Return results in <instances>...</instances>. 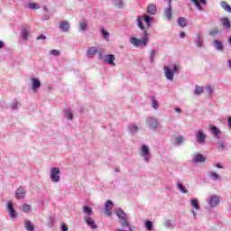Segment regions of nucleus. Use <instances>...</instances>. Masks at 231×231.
<instances>
[{
  "label": "nucleus",
  "mask_w": 231,
  "mask_h": 231,
  "mask_svg": "<svg viewBox=\"0 0 231 231\" xmlns=\"http://www.w3.org/2000/svg\"><path fill=\"white\" fill-rule=\"evenodd\" d=\"M143 22L145 23L147 28L151 27V23L154 22V17L149 16V14H143L142 16H138L136 23L139 30H142L143 32V38L137 39L136 37H131L130 38V43L132 46H134V48H140L141 46H147L149 42V32L145 31V26L143 25Z\"/></svg>",
  "instance_id": "1"
},
{
  "label": "nucleus",
  "mask_w": 231,
  "mask_h": 231,
  "mask_svg": "<svg viewBox=\"0 0 231 231\" xmlns=\"http://www.w3.org/2000/svg\"><path fill=\"white\" fill-rule=\"evenodd\" d=\"M116 215L119 219L121 228H117L116 231H133V228H131V224H129V221H127V215L125 212H124V210H122V208L117 209Z\"/></svg>",
  "instance_id": "2"
},
{
  "label": "nucleus",
  "mask_w": 231,
  "mask_h": 231,
  "mask_svg": "<svg viewBox=\"0 0 231 231\" xmlns=\"http://www.w3.org/2000/svg\"><path fill=\"white\" fill-rule=\"evenodd\" d=\"M180 69H181V67H180V65H177V64H172L171 69V68L165 66L164 67V75H165L167 80H174V75H179Z\"/></svg>",
  "instance_id": "3"
},
{
  "label": "nucleus",
  "mask_w": 231,
  "mask_h": 231,
  "mask_svg": "<svg viewBox=\"0 0 231 231\" xmlns=\"http://www.w3.org/2000/svg\"><path fill=\"white\" fill-rule=\"evenodd\" d=\"M140 156H141V158H143V161L146 163H149V162L152 158V155H151V148H149V146H147V144H143L141 146Z\"/></svg>",
  "instance_id": "4"
},
{
  "label": "nucleus",
  "mask_w": 231,
  "mask_h": 231,
  "mask_svg": "<svg viewBox=\"0 0 231 231\" xmlns=\"http://www.w3.org/2000/svg\"><path fill=\"white\" fill-rule=\"evenodd\" d=\"M50 178L52 183H59L60 181V169L59 167H53L50 171Z\"/></svg>",
  "instance_id": "5"
},
{
  "label": "nucleus",
  "mask_w": 231,
  "mask_h": 231,
  "mask_svg": "<svg viewBox=\"0 0 231 231\" xmlns=\"http://www.w3.org/2000/svg\"><path fill=\"white\" fill-rule=\"evenodd\" d=\"M145 122H146V125L152 131H156V129H158V127L160 126V122L156 117H152V116L147 117Z\"/></svg>",
  "instance_id": "6"
},
{
  "label": "nucleus",
  "mask_w": 231,
  "mask_h": 231,
  "mask_svg": "<svg viewBox=\"0 0 231 231\" xmlns=\"http://www.w3.org/2000/svg\"><path fill=\"white\" fill-rule=\"evenodd\" d=\"M195 140L197 143H205V142H207V134L205 133V130L199 129L195 133Z\"/></svg>",
  "instance_id": "7"
},
{
  "label": "nucleus",
  "mask_w": 231,
  "mask_h": 231,
  "mask_svg": "<svg viewBox=\"0 0 231 231\" xmlns=\"http://www.w3.org/2000/svg\"><path fill=\"white\" fill-rule=\"evenodd\" d=\"M83 221L92 230H97V228H98V225H97V222H95V219H93L91 217L85 216L83 217Z\"/></svg>",
  "instance_id": "8"
},
{
  "label": "nucleus",
  "mask_w": 231,
  "mask_h": 231,
  "mask_svg": "<svg viewBox=\"0 0 231 231\" xmlns=\"http://www.w3.org/2000/svg\"><path fill=\"white\" fill-rule=\"evenodd\" d=\"M31 89L34 93L41 89V80L37 78H31Z\"/></svg>",
  "instance_id": "9"
},
{
  "label": "nucleus",
  "mask_w": 231,
  "mask_h": 231,
  "mask_svg": "<svg viewBox=\"0 0 231 231\" xmlns=\"http://www.w3.org/2000/svg\"><path fill=\"white\" fill-rule=\"evenodd\" d=\"M192 162L194 163H205L207 162V157L199 152H197L192 155Z\"/></svg>",
  "instance_id": "10"
},
{
  "label": "nucleus",
  "mask_w": 231,
  "mask_h": 231,
  "mask_svg": "<svg viewBox=\"0 0 231 231\" xmlns=\"http://www.w3.org/2000/svg\"><path fill=\"white\" fill-rule=\"evenodd\" d=\"M115 60H116V58L115 57L114 54H106L105 55L103 61L105 64H108V66H116L115 63Z\"/></svg>",
  "instance_id": "11"
},
{
  "label": "nucleus",
  "mask_w": 231,
  "mask_h": 231,
  "mask_svg": "<svg viewBox=\"0 0 231 231\" xmlns=\"http://www.w3.org/2000/svg\"><path fill=\"white\" fill-rule=\"evenodd\" d=\"M7 212L11 219H15L17 213H15V209H14V202H12V200L7 202Z\"/></svg>",
  "instance_id": "12"
},
{
  "label": "nucleus",
  "mask_w": 231,
  "mask_h": 231,
  "mask_svg": "<svg viewBox=\"0 0 231 231\" xmlns=\"http://www.w3.org/2000/svg\"><path fill=\"white\" fill-rule=\"evenodd\" d=\"M97 53H98V47L92 46L88 48L86 55L89 59H93V57H95V55H97Z\"/></svg>",
  "instance_id": "13"
},
{
  "label": "nucleus",
  "mask_w": 231,
  "mask_h": 231,
  "mask_svg": "<svg viewBox=\"0 0 231 231\" xmlns=\"http://www.w3.org/2000/svg\"><path fill=\"white\" fill-rule=\"evenodd\" d=\"M15 198L17 199H24L26 198V189L20 187L15 191Z\"/></svg>",
  "instance_id": "14"
},
{
  "label": "nucleus",
  "mask_w": 231,
  "mask_h": 231,
  "mask_svg": "<svg viewBox=\"0 0 231 231\" xmlns=\"http://www.w3.org/2000/svg\"><path fill=\"white\" fill-rule=\"evenodd\" d=\"M194 43L197 46V48H203V35L201 34V32L197 33V36L194 40Z\"/></svg>",
  "instance_id": "15"
},
{
  "label": "nucleus",
  "mask_w": 231,
  "mask_h": 231,
  "mask_svg": "<svg viewBox=\"0 0 231 231\" xmlns=\"http://www.w3.org/2000/svg\"><path fill=\"white\" fill-rule=\"evenodd\" d=\"M113 209V201L111 200H107L105 203V214L106 216H112L113 212H111V210Z\"/></svg>",
  "instance_id": "16"
},
{
  "label": "nucleus",
  "mask_w": 231,
  "mask_h": 231,
  "mask_svg": "<svg viewBox=\"0 0 231 231\" xmlns=\"http://www.w3.org/2000/svg\"><path fill=\"white\" fill-rule=\"evenodd\" d=\"M164 16L166 17L167 21H171L172 19V6L171 5V0L168 7L164 9Z\"/></svg>",
  "instance_id": "17"
},
{
  "label": "nucleus",
  "mask_w": 231,
  "mask_h": 231,
  "mask_svg": "<svg viewBox=\"0 0 231 231\" xmlns=\"http://www.w3.org/2000/svg\"><path fill=\"white\" fill-rule=\"evenodd\" d=\"M60 30H61V32H63L64 33H68V32H69V22L64 20L60 22Z\"/></svg>",
  "instance_id": "18"
},
{
  "label": "nucleus",
  "mask_w": 231,
  "mask_h": 231,
  "mask_svg": "<svg viewBox=\"0 0 231 231\" xmlns=\"http://www.w3.org/2000/svg\"><path fill=\"white\" fill-rule=\"evenodd\" d=\"M219 201H220L219 197L212 196L209 198L208 203L209 207L214 208V207H217V205H219Z\"/></svg>",
  "instance_id": "19"
},
{
  "label": "nucleus",
  "mask_w": 231,
  "mask_h": 231,
  "mask_svg": "<svg viewBox=\"0 0 231 231\" xmlns=\"http://www.w3.org/2000/svg\"><path fill=\"white\" fill-rule=\"evenodd\" d=\"M213 46L217 51H223L225 50V46L223 45V42L219 40H214L213 41Z\"/></svg>",
  "instance_id": "20"
},
{
  "label": "nucleus",
  "mask_w": 231,
  "mask_h": 231,
  "mask_svg": "<svg viewBox=\"0 0 231 231\" xmlns=\"http://www.w3.org/2000/svg\"><path fill=\"white\" fill-rule=\"evenodd\" d=\"M209 131H211L214 138H219V135L221 134V130L217 128L216 125H210Z\"/></svg>",
  "instance_id": "21"
},
{
  "label": "nucleus",
  "mask_w": 231,
  "mask_h": 231,
  "mask_svg": "<svg viewBox=\"0 0 231 231\" xmlns=\"http://www.w3.org/2000/svg\"><path fill=\"white\" fill-rule=\"evenodd\" d=\"M221 23H222V26H223V28H225V30H230V28H231L230 19H228L227 17H224L221 19Z\"/></svg>",
  "instance_id": "22"
},
{
  "label": "nucleus",
  "mask_w": 231,
  "mask_h": 231,
  "mask_svg": "<svg viewBox=\"0 0 231 231\" xmlns=\"http://www.w3.org/2000/svg\"><path fill=\"white\" fill-rule=\"evenodd\" d=\"M157 8L156 5L154 4H150L147 7V14L150 15H156Z\"/></svg>",
  "instance_id": "23"
},
{
  "label": "nucleus",
  "mask_w": 231,
  "mask_h": 231,
  "mask_svg": "<svg viewBox=\"0 0 231 231\" xmlns=\"http://www.w3.org/2000/svg\"><path fill=\"white\" fill-rule=\"evenodd\" d=\"M127 129H128L129 133H131L132 134L138 133V130H139L137 125L134 123L129 124L127 126Z\"/></svg>",
  "instance_id": "24"
},
{
  "label": "nucleus",
  "mask_w": 231,
  "mask_h": 231,
  "mask_svg": "<svg viewBox=\"0 0 231 231\" xmlns=\"http://www.w3.org/2000/svg\"><path fill=\"white\" fill-rule=\"evenodd\" d=\"M190 205L194 210H201V206H199V200H198V199H192L190 200Z\"/></svg>",
  "instance_id": "25"
},
{
  "label": "nucleus",
  "mask_w": 231,
  "mask_h": 231,
  "mask_svg": "<svg viewBox=\"0 0 231 231\" xmlns=\"http://www.w3.org/2000/svg\"><path fill=\"white\" fill-rule=\"evenodd\" d=\"M24 228L27 231H35V226L30 220H24Z\"/></svg>",
  "instance_id": "26"
},
{
  "label": "nucleus",
  "mask_w": 231,
  "mask_h": 231,
  "mask_svg": "<svg viewBox=\"0 0 231 231\" xmlns=\"http://www.w3.org/2000/svg\"><path fill=\"white\" fill-rule=\"evenodd\" d=\"M21 37L23 41H28V37H30V30L23 28L21 31Z\"/></svg>",
  "instance_id": "27"
},
{
  "label": "nucleus",
  "mask_w": 231,
  "mask_h": 231,
  "mask_svg": "<svg viewBox=\"0 0 231 231\" xmlns=\"http://www.w3.org/2000/svg\"><path fill=\"white\" fill-rule=\"evenodd\" d=\"M220 6L223 8V10H225V12L231 14V6L226 1L220 2Z\"/></svg>",
  "instance_id": "28"
},
{
  "label": "nucleus",
  "mask_w": 231,
  "mask_h": 231,
  "mask_svg": "<svg viewBox=\"0 0 231 231\" xmlns=\"http://www.w3.org/2000/svg\"><path fill=\"white\" fill-rule=\"evenodd\" d=\"M210 180H214V181H219L222 179L221 175L217 174L216 171H211L209 173Z\"/></svg>",
  "instance_id": "29"
},
{
  "label": "nucleus",
  "mask_w": 231,
  "mask_h": 231,
  "mask_svg": "<svg viewBox=\"0 0 231 231\" xmlns=\"http://www.w3.org/2000/svg\"><path fill=\"white\" fill-rule=\"evenodd\" d=\"M86 30H88V22L82 20L79 22V32H86Z\"/></svg>",
  "instance_id": "30"
},
{
  "label": "nucleus",
  "mask_w": 231,
  "mask_h": 231,
  "mask_svg": "<svg viewBox=\"0 0 231 231\" xmlns=\"http://www.w3.org/2000/svg\"><path fill=\"white\" fill-rule=\"evenodd\" d=\"M83 213L86 214V216H88V217H91V215L93 214V209L89 208V206H84Z\"/></svg>",
  "instance_id": "31"
},
{
  "label": "nucleus",
  "mask_w": 231,
  "mask_h": 231,
  "mask_svg": "<svg viewBox=\"0 0 231 231\" xmlns=\"http://www.w3.org/2000/svg\"><path fill=\"white\" fill-rule=\"evenodd\" d=\"M177 189L181 192V194H189V190L185 189V186H183L181 182L177 183Z\"/></svg>",
  "instance_id": "32"
},
{
  "label": "nucleus",
  "mask_w": 231,
  "mask_h": 231,
  "mask_svg": "<svg viewBox=\"0 0 231 231\" xmlns=\"http://www.w3.org/2000/svg\"><path fill=\"white\" fill-rule=\"evenodd\" d=\"M178 24L180 28H185V26H187V19L185 17H180Z\"/></svg>",
  "instance_id": "33"
},
{
  "label": "nucleus",
  "mask_w": 231,
  "mask_h": 231,
  "mask_svg": "<svg viewBox=\"0 0 231 231\" xmlns=\"http://www.w3.org/2000/svg\"><path fill=\"white\" fill-rule=\"evenodd\" d=\"M185 142V137L183 135H178L175 137V144L176 145H181Z\"/></svg>",
  "instance_id": "34"
},
{
  "label": "nucleus",
  "mask_w": 231,
  "mask_h": 231,
  "mask_svg": "<svg viewBox=\"0 0 231 231\" xmlns=\"http://www.w3.org/2000/svg\"><path fill=\"white\" fill-rule=\"evenodd\" d=\"M27 8H29V10H39L41 6L37 3H29Z\"/></svg>",
  "instance_id": "35"
},
{
  "label": "nucleus",
  "mask_w": 231,
  "mask_h": 231,
  "mask_svg": "<svg viewBox=\"0 0 231 231\" xmlns=\"http://www.w3.org/2000/svg\"><path fill=\"white\" fill-rule=\"evenodd\" d=\"M65 118H68V120H73V112L71 110H64Z\"/></svg>",
  "instance_id": "36"
},
{
  "label": "nucleus",
  "mask_w": 231,
  "mask_h": 231,
  "mask_svg": "<svg viewBox=\"0 0 231 231\" xmlns=\"http://www.w3.org/2000/svg\"><path fill=\"white\" fill-rule=\"evenodd\" d=\"M152 107L155 111H158V107H160V105L158 104V100H156L154 97L152 98Z\"/></svg>",
  "instance_id": "37"
},
{
  "label": "nucleus",
  "mask_w": 231,
  "mask_h": 231,
  "mask_svg": "<svg viewBox=\"0 0 231 231\" xmlns=\"http://www.w3.org/2000/svg\"><path fill=\"white\" fill-rule=\"evenodd\" d=\"M149 57H150V62H154V57H156V50L152 49L150 53H149Z\"/></svg>",
  "instance_id": "38"
},
{
  "label": "nucleus",
  "mask_w": 231,
  "mask_h": 231,
  "mask_svg": "<svg viewBox=\"0 0 231 231\" xmlns=\"http://www.w3.org/2000/svg\"><path fill=\"white\" fill-rule=\"evenodd\" d=\"M190 1H191V3H193V5H195V6H196V8H198V10L202 12L203 6H201V4H199V2L198 0H190Z\"/></svg>",
  "instance_id": "39"
},
{
  "label": "nucleus",
  "mask_w": 231,
  "mask_h": 231,
  "mask_svg": "<svg viewBox=\"0 0 231 231\" xmlns=\"http://www.w3.org/2000/svg\"><path fill=\"white\" fill-rule=\"evenodd\" d=\"M190 1H191V3H193V5H195V6H196V8H198V10L202 12L203 6H201V4H199V2L198 0H190Z\"/></svg>",
  "instance_id": "40"
},
{
  "label": "nucleus",
  "mask_w": 231,
  "mask_h": 231,
  "mask_svg": "<svg viewBox=\"0 0 231 231\" xmlns=\"http://www.w3.org/2000/svg\"><path fill=\"white\" fill-rule=\"evenodd\" d=\"M101 34L103 35L104 39H106V41L109 40V32H107L106 29L101 28Z\"/></svg>",
  "instance_id": "41"
},
{
  "label": "nucleus",
  "mask_w": 231,
  "mask_h": 231,
  "mask_svg": "<svg viewBox=\"0 0 231 231\" xmlns=\"http://www.w3.org/2000/svg\"><path fill=\"white\" fill-rule=\"evenodd\" d=\"M194 93L198 96L201 95L203 93V87L196 86Z\"/></svg>",
  "instance_id": "42"
},
{
  "label": "nucleus",
  "mask_w": 231,
  "mask_h": 231,
  "mask_svg": "<svg viewBox=\"0 0 231 231\" xmlns=\"http://www.w3.org/2000/svg\"><path fill=\"white\" fill-rule=\"evenodd\" d=\"M217 145H218V149H221V151H224V149H226V145L221 140L217 141Z\"/></svg>",
  "instance_id": "43"
},
{
  "label": "nucleus",
  "mask_w": 231,
  "mask_h": 231,
  "mask_svg": "<svg viewBox=\"0 0 231 231\" xmlns=\"http://www.w3.org/2000/svg\"><path fill=\"white\" fill-rule=\"evenodd\" d=\"M23 210L25 214H28V212H32V207L28 204H23Z\"/></svg>",
  "instance_id": "44"
},
{
  "label": "nucleus",
  "mask_w": 231,
  "mask_h": 231,
  "mask_svg": "<svg viewBox=\"0 0 231 231\" xmlns=\"http://www.w3.org/2000/svg\"><path fill=\"white\" fill-rule=\"evenodd\" d=\"M50 54H51V55H53V57H59V55H60V51L52 49V50L50 51Z\"/></svg>",
  "instance_id": "45"
},
{
  "label": "nucleus",
  "mask_w": 231,
  "mask_h": 231,
  "mask_svg": "<svg viewBox=\"0 0 231 231\" xmlns=\"http://www.w3.org/2000/svg\"><path fill=\"white\" fill-rule=\"evenodd\" d=\"M145 227H146V230H152V222H151L150 220L146 221L145 222Z\"/></svg>",
  "instance_id": "46"
},
{
  "label": "nucleus",
  "mask_w": 231,
  "mask_h": 231,
  "mask_svg": "<svg viewBox=\"0 0 231 231\" xmlns=\"http://www.w3.org/2000/svg\"><path fill=\"white\" fill-rule=\"evenodd\" d=\"M17 107H19V103H17V101H14L11 104V109H17Z\"/></svg>",
  "instance_id": "47"
},
{
  "label": "nucleus",
  "mask_w": 231,
  "mask_h": 231,
  "mask_svg": "<svg viewBox=\"0 0 231 231\" xmlns=\"http://www.w3.org/2000/svg\"><path fill=\"white\" fill-rule=\"evenodd\" d=\"M115 5L116 6V8H122V6H124V1L119 0L117 3L115 4Z\"/></svg>",
  "instance_id": "48"
},
{
  "label": "nucleus",
  "mask_w": 231,
  "mask_h": 231,
  "mask_svg": "<svg viewBox=\"0 0 231 231\" xmlns=\"http://www.w3.org/2000/svg\"><path fill=\"white\" fill-rule=\"evenodd\" d=\"M206 89L208 95H212V93H214V88L210 86L207 87Z\"/></svg>",
  "instance_id": "49"
},
{
  "label": "nucleus",
  "mask_w": 231,
  "mask_h": 231,
  "mask_svg": "<svg viewBox=\"0 0 231 231\" xmlns=\"http://www.w3.org/2000/svg\"><path fill=\"white\" fill-rule=\"evenodd\" d=\"M219 33V31L217 29H213L209 32V35H217Z\"/></svg>",
  "instance_id": "50"
},
{
  "label": "nucleus",
  "mask_w": 231,
  "mask_h": 231,
  "mask_svg": "<svg viewBox=\"0 0 231 231\" xmlns=\"http://www.w3.org/2000/svg\"><path fill=\"white\" fill-rule=\"evenodd\" d=\"M171 220H166L164 226H166V228H171Z\"/></svg>",
  "instance_id": "51"
},
{
  "label": "nucleus",
  "mask_w": 231,
  "mask_h": 231,
  "mask_svg": "<svg viewBox=\"0 0 231 231\" xmlns=\"http://www.w3.org/2000/svg\"><path fill=\"white\" fill-rule=\"evenodd\" d=\"M215 167H216L217 169H225V166H223V164H221V163H216V164H215Z\"/></svg>",
  "instance_id": "52"
},
{
  "label": "nucleus",
  "mask_w": 231,
  "mask_h": 231,
  "mask_svg": "<svg viewBox=\"0 0 231 231\" xmlns=\"http://www.w3.org/2000/svg\"><path fill=\"white\" fill-rule=\"evenodd\" d=\"M45 39H46V35H44V34H41V35L38 36V38H37L38 41H41V40L44 41Z\"/></svg>",
  "instance_id": "53"
},
{
  "label": "nucleus",
  "mask_w": 231,
  "mask_h": 231,
  "mask_svg": "<svg viewBox=\"0 0 231 231\" xmlns=\"http://www.w3.org/2000/svg\"><path fill=\"white\" fill-rule=\"evenodd\" d=\"M61 231H68V225L62 224L61 225Z\"/></svg>",
  "instance_id": "54"
},
{
  "label": "nucleus",
  "mask_w": 231,
  "mask_h": 231,
  "mask_svg": "<svg viewBox=\"0 0 231 231\" xmlns=\"http://www.w3.org/2000/svg\"><path fill=\"white\" fill-rule=\"evenodd\" d=\"M191 214L193 216V219H196V217H198V213H196L194 209L191 210Z\"/></svg>",
  "instance_id": "55"
},
{
  "label": "nucleus",
  "mask_w": 231,
  "mask_h": 231,
  "mask_svg": "<svg viewBox=\"0 0 231 231\" xmlns=\"http://www.w3.org/2000/svg\"><path fill=\"white\" fill-rule=\"evenodd\" d=\"M180 39H185V37H186V34H185V32H180Z\"/></svg>",
  "instance_id": "56"
},
{
  "label": "nucleus",
  "mask_w": 231,
  "mask_h": 231,
  "mask_svg": "<svg viewBox=\"0 0 231 231\" xmlns=\"http://www.w3.org/2000/svg\"><path fill=\"white\" fill-rule=\"evenodd\" d=\"M50 20V17L46 14H44L42 18V21H49Z\"/></svg>",
  "instance_id": "57"
},
{
  "label": "nucleus",
  "mask_w": 231,
  "mask_h": 231,
  "mask_svg": "<svg viewBox=\"0 0 231 231\" xmlns=\"http://www.w3.org/2000/svg\"><path fill=\"white\" fill-rule=\"evenodd\" d=\"M227 124H228L229 129H231V116H229V117L227 118Z\"/></svg>",
  "instance_id": "58"
},
{
  "label": "nucleus",
  "mask_w": 231,
  "mask_h": 231,
  "mask_svg": "<svg viewBox=\"0 0 231 231\" xmlns=\"http://www.w3.org/2000/svg\"><path fill=\"white\" fill-rule=\"evenodd\" d=\"M175 111H176V113H181V109H180V107H176Z\"/></svg>",
  "instance_id": "59"
},
{
  "label": "nucleus",
  "mask_w": 231,
  "mask_h": 231,
  "mask_svg": "<svg viewBox=\"0 0 231 231\" xmlns=\"http://www.w3.org/2000/svg\"><path fill=\"white\" fill-rule=\"evenodd\" d=\"M3 46H5V42L0 41V50H1V48H3Z\"/></svg>",
  "instance_id": "60"
},
{
  "label": "nucleus",
  "mask_w": 231,
  "mask_h": 231,
  "mask_svg": "<svg viewBox=\"0 0 231 231\" xmlns=\"http://www.w3.org/2000/svg\"><path fill=\"white\" fill-rule=\"evenodd\" d=\"M200 1V3H202V5H206V3H207V0H199Z\"/></svg>",
  "instance_id": "61"
},
{
  "label": "nucleus",
  "mask_w": 231,
  "mask_h": 231,
  "mask_svg": "<svg viewBox=\"0 0 231 231\" xmlns=\"http://www.w3.org/2000/svg\"><path fill=\"white\" fill-rule=\"evenodd\" d=\"M98 59L102 60V52L98 53Z\"/></svg>",
  "instance_id": "62"
},
{
  "label": "nucleus",
  "mask_w": 231,
  "mask_h": 231,
  "mask_svg": "<svg viewBox=\"0 0 231 231\" xmlns=\"http://www.w3.org/2000/svg\"><path fill=\"white\" fill-rule=\"evenodd\" d=\"M43 10H44V12H48V7L47 6H43Z\"/></svg>",
  "instance_id": "63"
},
{
  "label": "nucleus",
  "mask_w": 231,
  "mask_h": 231,
  "mask_svg": "<svg viewBox=\"0 0 231 231\" xmlns=\"http://www.w3.org/2000/svg\"><path fill=\"white\" fill-rule=\"evenodd\" d=\"M115 172H120V169L116 168V169H115Z\"/></svg>",
  "instance_id": "64"
}]
</instances>
